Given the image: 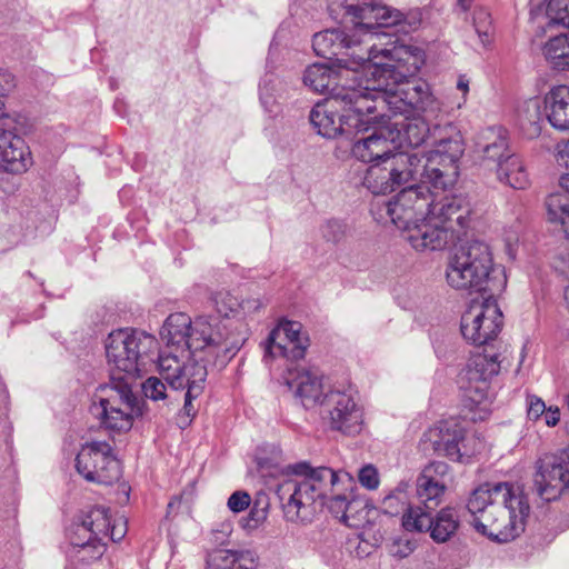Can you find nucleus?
<instances>
[{
  "instance_id": "de8ad7c7",
  "label": "nucleus",
  "mask_w": 569,
  "mask_h": 569,
  "mask_svg": "<svg viewBox=\"0 0 569 569\" xmlns=\"http://www.w3.org/2000/svg\"><path fill=\"white\" fill-rule=\"evenodd\" d=\"M416 549V542L408 537H399L390 546V553L395 557L406 558Z\"/></svg>"
},
{
  "instance_id": "6ab92c4d",
  "label": "nucleus",
  "mask_w": 569,
  "mask_h": 569,
  "mask_svg": "<svg viewBox=\"0 0 569 569\" xmlns=\"http://www.w3.org/2000/svg\"><path fill=\"white\" fill-rule=\"evenodd\" d=\"M321 408L329 419L331 430L349 437L361 432L363 411L355 400L351 389L328 390L321 400Z\"/></svg>"
},
{
  "instance_id": "09e8293b",
  "label": "nucleus",
  "mask_w": 569,
  "mask_h": 569,
  "mask_svg": "<svg viewBox=\"0 0 569 569\" xmlns=\"http://www.w3.org/2000/svg\"><path fill=\"white\" fill-rule=\"evenodd\" d=\"M358 479L362 487L373 490L379 486V477L377 469L371 466L362 467L358 472Z\"/></svg>"
},
{
  "instance_id": "423d86ee",
  "label": "nucleus",
  "mask_w": 569,
  "mask_h": 569,
  "mask_svg": "<svg viewBox=\"0 0 569 569\" xmlns=\"http://www.w3.org/2000/svg\"><path fill=\"white\" fill-rule=\"evenodd\" d=\"M160 338L167 349L192 357L204 352L213 359V365L224 367L244 343L243 332L232 323L216 318L200 316L194 320L183 312L167 317L160 329Z\"/></svg>"
},
{
  "instance_id": "e433bc0d",
  "label": "nucleus",
  "mask_w": 569,
  "mask_h": 569,
  "mask_svg": "<svg viewBox=\"0 0 569 569\" xmlns=\"http://www.w3.org/2000/svg\"><path fill=\"white\" fill-rule=\"evenodd\" d=\"M543 101L538 98L529 99L525 102L520 112L521 126L525 128L529 126L530 136H538L541 132L540 123L543 120L545 112H542Z\"/></svg>"
},
{
  "instance_id": "b1692460",
  "label": "nucleus",
  "mask_w": 569,
  "mask_h": 569,
  "mask_svg": "<svg viewBox=\"0 0 569 569\" xmlns=\"http://www.w3.org/2000/svg\"><path fill=\"white\" fill-rule=\"evenodd\" d=\"M186 355L168 349V351H162L158 357L159 373L173 393L184 389L186 385L192 380L190 373L196 371L197 367L208 369L209 363L213 365V359L207 356L193 357L192 360L184 363L180 358H183Z\"/></svg>"
},
{
  "instance_id": "bf43d9fd",
  "label": "nucleus",
  "mask_w": 569,
  "mask_h": 569,
  "mask_svg": "<svg viewBox=\"0 0 569 569\" xmlns=\"http://www.w3.org/2000/svg\"><path fill=\"white\" fill-rule=\"evenodd\" d=\"M257 462L260 468H263L266 466V462L261 458H258Z\"/></svg>"
},
{
  "instance_id": "c756f323",
  "label": "nucleus",
  "mask_w": 569,
  "mask_h": 569,
  "mask_svg": "<svg viewBox=\"0 0 569 569\" xmlns=\"http://www.w3.org/2000/svg\"><path fill=\"white\" fill-rule=\"evenodd\" d=\"M542 53L553 70H569V32L550 38L545 43Z\"/></svg>"
},
{
  "instance_id": "c9c22d12",
  "label": "nucleus",
  "mask_w": 569,
  "mask_h": 569,
  "mask_svg": "<svg viewBox=\"0 0 569 569\" xmlns=\"http://www.w3.org/2000/svg\"><path fill=\"white\" fill-rule=\"evenodd\" d=\"M243 553L218 549L209 553L207 569H252L243 565Z\"/></svg>"
},
{
  "instance_id": "1a4fd4ad",
  "label": "nucleus",
  "mask_w": 569,
  "mask_h": 569,
  "mask_svg": "<svg viewBox=\"0 0 569 569\" xmlns=\"http://www.w3.org/2000/svg\"><path fill=\"white\" fill-rule=\"evenodd\" d=\"M111 379V385L99 388V393L94 396L97 401L91 406V413L107 430L129 431L134 418L142 416L144 400L132 391L129 378L112 375Z\"/></svg>"
},
{
  "instance_id": "c03bdc74",
  "label": "nucleus",
  "mask_w": 569,
  "mask_h": 569,
  "mask_svg": "<svg viewBox=\"0 0 569 569\" xmlns=\"http://www.w3.org/2000/svg\"><path fill=\"white\" fill-rule=\"evenodd\" d=\"M347 227L338 219H329L320 227L321 237L331 243L340 242L346 236Z\"/></svg>"
},
{
  "instance_id": "2f4dec72",
  "label": "nucleus",
  "mask_w": 569,
  "mask_h": 569,
  "mask_svg": "<svg viewBox=\"0 0 569 569\" xmlns=\"http://www.w3.org/2000/svg\"><path fill=\"white\" fill-rule=\"evenodd\" d=\"M547 217L551 223H558L569 234V191L561 188L560 191L549 194L546 199Z\"/></svg>"
},
{
  "instance_id": "2eb2a0df",
  "label": "nucleus",
  "mask_w": 569,
  "mask_h": 569,
  "mask_svg": "<svg viewBox=\"0 0 569 569\" xmlns=\"http://www.w3.org/2000/svg\"><path fill=\"white\" fill-rule=\"evenodd\" d=\"M13 87L11 74H0V170L17 174L27 171L30 152L24 140L16 133L14 122L3 117V99Z\"/></svg>"
},
{
  "instance_id": "ddd939ff",
  "label": "nucleus",
  "mask_w": 569,
  "mask_h": 569,
  "mask_svg": "<svg viewBox=\"0 0 569 569\" xmlns=\"http://www.w3.org/2000/svg\"><path fill=\"white\" fill-rule=\"evenodd\" d=\"M328 9L335 18L349 19L357 32L396 26H400L402 32H408L401 11L372 0H330Z\"/></svg>"
},
{
  "instance_id": "13d9d810",
  "label": "nucleus",
  "mask_w": 569,
  "mask_h": 569,
  "mask_svg": "<svg viewBox=\"0 0 569 569\" xmlns=\"http://www.w3.org/2000/svg\"><path fill=\"white\" fill-rule=\"evenodd\" d=\"M463 9H467L471 0H458Z\"/></svg>"
},
{
  "instance_id": "9b49d317",
  "label": "nucleus",
  "mask_w": 569,
  "mask_h": 569,
  "mask_svg": "<svg viewBox=\"0 0 569 569\" xmlns=\"http://www.w3.org/2000/svg\"><path fill=\"white\" fill-rule=\"evenodd\" d=\"M303 83L315 92L329 94L332 104L367 102L365 73L333 62L309 66Z\"/></svg>"
},
{
  "instance_id": "8fccbe9b",
  "label": "nucleus",
  "mask_w": 569,
  "mask_h": 569,
  "mask_svg": "<svg viewBox=\"0 0 569 569\" xmlns=\"http://www.w3.org/2000/svg\"><path fill=\"white\" fill-rule=\"evenodd\" d=\"M251 498L246 491H236L228 499V507L232 512H241L250 505Z\"/></svg>"
},
{
  "instance_id": "7ed1b4c3",
  "label": "nucleus",
  "mask_w": 569,
  "mask_h": 569,
  "mask_svg": "<svg viewBox=\"0 0 569 569\" xmlns=\"http://www.w3.org/2000/svg\"><path fill=\"white\" fill-rule=\"evenodd\" d=\"M287 470L293 477L277 485L276 496L288 521H310L325 507L343 521L356 486L349 472L323 466L313 468L306 461L289 465Z\"/></svg>"
},
{
  "instance_id": "4be33fe9",
  "label": "nucleus",
  "mask_w": 569,
  "mask_h": 569,
  "mask_svg": "<svg viewBox=\"0 0 569 569\" xmlns=\"http://www.w3.org/2000/svg\"><path fill=\"white\" fill-rule=\"evenodd\" d=\"M402 526L408 531H428L432 540L440 543L455 535L459 520L456 511L450 507L442 508L433 516L432 511H426L417 506L403 517Z\"/></svg>"
},
{
  "instance_id": "412c9836",
  "label": "nucleus",
  "mask_w": 569,
  "mask_h": 569,
  "mask_svg": "<svg viewBox=\"0 0 569 569\" xmlns=\"http://www.w3.org/2000/svg\"><path fill=\"white\" fill-rule=\"evenodd\" d=\"M495 346L485 347L481 352L472 355L467 366L466 385L462 388L475 402L487 398L489 381L499 373L501 360Z\"/></svg>"
},
{
  "instance_id": "ea45409f",
  "label": "nucleus",
  "mask_w": 569,
  "mask_h": 569,
  "mask_svg": "<svg viewBox=\"0 0 569 569\" xmlns=\"http://www.w3.org/2000/svg\"><path fill=\"white\" fill-rule=\"evenodd\" d=\"M167 382L158 377H149L143 383H142V390L147 398L158 401L163 400L167 401L166 405L168 407L173 406L177 399L173 397L172 392L167 391Z\"/></svg>"
},
{
  "instance_id": "473e14b6",
  "label": "nucleus",
  "mask_w": 569,
  "mask_h": 569,
  "mask_svg": "<svg viewBox=\"0 0 569 569\" xmlns=\"http://www.w3.org/2000/svg\"><path fill=\"white\" fill-rule=\"evenodd\" d=\"M417 496L423 506H420L426 511H433L445 495L447 482H435L421 476H418Z\"/></svg>"
},
{
  "instance_id": "f8f14e48",
  "label": "nucleus",
  "mask_w": 569,
  "mask_h": 569,
  "mask_svg": "<svg viewBox=\"0 0 569 569\" xmlns=\"http://www.w3.org/2000/svg\"><path fill=\"white\" fill-rule=\"evenodd\" d=\"M530 513L528 498L520 486L511 490L506 502H498L495 509L483 515V519H472L475 529L491 540L508 542L525 531Z\"/></svg>"
},
{
  "instance_id": "a19ab883",
  "label": "nucleus",
  "mask_w": 569,
  "mask_h": 569,
  "mask_svg": "<svg viewBox=\"0 0 569 569\" xmlns=\"http://www.w3.org/2000/svg\"><path fill=\"white\" fill-rule=\"evenodd\" d=\"M381 509L383 513L389 515L391 517L399 516L403 513L402 518L409 512L410 509H416V507H410L407 500L406 492L397 488L391 493L387 495L381 503Z\"/></svg>"
},
{
  "instance_id": "39448f33",
  "label": "nucleus",
  "mask_w": 569,
  "mask_h": 569,
  "mask_svg": "<svg viewBox=\"0 0 569 569\" xmlns=\"http://www.w3.org/2000/svg\"><path fill=\"white\" fill-rule=\"evenodd\" d=\"M435 149L427 154L418 152H402L386 161L382 169L371 171L375 181L373 188H388V179L397 181H419L417 186H423L435 192L447 194L459 176L458 162L463 154V146L458 138H440L432 140ZM416 186V183L413 184Z\"/></svg>"
},
{
  "instance_id": "58836bf2",
  "label": "nucleus",
  "mask_w": 569,
  "mask_h": 569,
  "mask_svg": "<svg viewBox=\"0 0 569 569\" xmlns=\"http://www.w3.org/2000/svg\"><path fill=\"white\" fill-rule=\"evenodd\" d=\"M280 81L273 73H266L259 83V98L268 112H274L279 97Z\"/></svg>"
},
{
  "instance_id": "0eeeda50",
  "label": "nucleus",
  "mask_w": 569,
  "mask_h": 569,
  "mask_svg": "<svg viewBox=\"0 0 569 569\" xmlns=\"http://www.w3.org/2000/svg\"><path fill=\"white\" fill-rule=\"evenodd\" d=\"M446 279L451 288L481 297L498 296L507 284L503 267L493 263L490 247L480 240L456 248L446 268Z\"/></svg>"
},
{
  "instance_id": "393cba45",
  "label": "nucleus",
  "mask_w": 569,
  "mask_h": 569,
  "mask_svg": "<svg viewBox=\"0 0 569 569\" xmlns=\"http://www.w3.org/2000/svg\"><path fill=\"white\" fill-rule=\"evenodd\" d=\"M110 517L103 507L91 508L77 525V535L83 533L88 539H72V546L82 550L90 549L91 559L100 558L104 552L102 540L108 537L110 530Z\"/></svg>"
},
{
  "instance_id": "4d7b16f0",
  "label": "nucleus",
  "mask_w": 569,
  "mask_h": 569,
  "mask_svg": "<svg viewBox=\"0 0 569 569\" xmlns=\"http://www.w3.org/2000/svg\"><path fill=\"white\" fill-rule=\"evenodd\" d=\"M563 298H565V301L569 308V284L565 288V291H563Z\"/></svg>"
},
{
  "instance_id": "f3484780",
  "label": "nucleus",
  "mask_w": 569,
  "mask_h": 569,
  "mask_svg": "<svg viewBox=\"0 0 569 569\" xmlns=\"http://www.w3.org/2000/svg\"><path fill=\"white\" fill-rule=\"evenodd\" d=\"M422 443L425 451L432 450L437 456L457 462H462L478 451L475 436H468L455 420L441 421L430 428L423 433Z\"/></svg>"
},
{
  "instance_id": "cd10ccee",
  "label": "nucleus",
  "mask_w": 569,
  "mask_h": 569,
  "mask_svg": "<svg viewBox=\"0 0 569 569\" xmlns=\"http://www.w3.org/2000/svg\"><path fill=\"white\" fill-rule=\"evenodd\" d=\"M543 112L550 126L558 131H569V87H552L543 97Z\"/></svg>"
},
{
  "instance_id": "72a5a7b5",
  "label": "nucleus",
  "mask_w": 569,
  "mask_h": 569,
  "mask_svg": "<svg viewBox=\"0 0 569 569\" xmlns=\"http://www.w3.org/2000/svg\"><path fill=\"white\" fill-rule=\"evenodd\" d=\"M214 306L217 312L223 318L219 319L218 317L210 316L211 318H216L217 320L221 322H228L232 323V327H236L237 330L243 332L244 335V341L247 340V330L244 329V326L239 322L232 320L230 317L238 313L240 309V302L237 297L232 296L229 292H219L214 297Z\"/></svg>"
},
{
  "instance_id": "9d476101",
  "label": "nucleus",
  "mask_w": 569,
  "mask_h": 569,
  "mask_svg": "<svg viewBox=\"0 0 569 569\" xmlns=\"http://www.w3.org/2000/svg\"><path fill=\"white\" fill-rule=\"evenodd\" d=\"M104 348L108 363L122 377L136 379L153 361L157 340L144 331L119 329L108 335Z\"/></svg>"
},
{
  "instance_id": "f704fd0d",
  "label": "nucleus",
  "mask_w": 569,
  "mask_h": 569,
  "mask_svg": "<svg viewBox=\"0 0 569 569\" xmlns=\"http://www.w3.org/2000/svg\"><path fill=\"white\" fill-rule=\"evenodd\" d=\"M190 375L192 380L189 381L184 387L187 391L184 392V405L182 408V415L187 418L186 425H188L190 419L193 418L197 413V410L192 405V400L201 395L203 390V383L208 376V369L197 367L196 371Z\"/></svg>"
},
{
  "instance_id": "a18cd8bd",
  "label": "nucleus",
  "mask_w": 569,
  "mask_h": 569,
  "mask_svg": "<svg viewBox=\"0 0 569 569\" xmlns=\"http://www.w3.org/2000/svg\"><path fill=\"white\" fill-rule=\"evenodd\" d=\"M449 466L443 461H433L426 466L419 476L435 482H446Z\"/></svg>"
},
{
  "instance_id": "603ef678",
  "label": "nucleus",
  "mask_w": 569,
  "mask_h": 569,
  "mask_svg": "<svg viewBox=\"0 0 569 569\" xmlns=\"http://www.w3.org/2000/svg\"><path fill=\"white\" fill-rule=\"evenodd\" d=\"M124 533L126 531L123 528H118L113 525L112 527L110 526L108 537H110L112 541H120L124 537Z\"/></svg>"
},
{
  "instance_id": "a878e982",
  "label": "nucleus",
  "mask_w": 569,
  "mask_h": 569,
  "mask_svg": "<svg viewBox=\"0 0 569 569\" xmlns=\"http://www.w3.org/2000/svg\"><path fill=\"white\" fill-rule=\"evenodd\" d=\"M286 381L289 389L293 391L296 398L300 399L305 408H311L316 405L321 406L325 393L317 372L305 368H289Z\"/></svg>"
},
{
  "instance_id": "aec40b11",
  "label": "nucleus",
  "mask_w": 569,
  "mask_h": 569,
  "mask_svg": "<svg viewBox=\"0 0 569 569\" xmlns=\"http://www.w3.org/2000/svg\"><path fill=\"white\" fill-rule=\"evenodd\" d=\"M569 488V449L545 455L536 463L533 491L543 501L557 500Z\"/></svg>"
},
{
  "instance_id": "4c0bfd02",
  "label": "nucleus",
  "mask_w": 569,
  "mask_h": 569,
  "mask_svg": "<svg viewBox=\"0 0 569 569\" xmlns=\"http://www.w3.org/2000/svg\"><path fill=\"white\" fill-rule=\"evenodd\" d=\"M538 7L546 0H530ZM546 16L548 27L562 26L569 28V0H547Z\"/></svg>"
},
{
  "instance_id": "4468645a",
  "label": "nucleus",
  "mask_w": 569,
  "mask_h": 569,
  "mask_svg": "<svg viewBox=\"0 0 569 569\" xmlns=\"http://www.w3.org/2000/svg\"><path fill=\"white\" fill-rule=\"evenodd\" d=\"M392 140V132H390L385 124L376 128L370 136L361 138L353 143L352 156L363 163L372 162V164L366 170L362 183L373 194H386L398 188L402 189L405 188L403 186L409 184V181H396L393 183L388 179V188H382L381 190L373 188L375 181L372 179L375 178L370 177L371 171L376 168L382 169L387 160H390L403 152H395L396 149L393 148ZM382 187H386V184Z\"/></svg>"
},
{
  "instance_id": "052dcab7",
  "label": "nucleus",
  "mask_w": 569,
  "mask_h": 569,
  "mask_svg": "<svg viewBox=\"0 0 569 569\" xmlns=\"http://www.w3.org/2000/svg\"><path fill=\"white\" fill-rule=\"evenodd\" d=\"M1 396L3 397V400H7L9 395H8V391L4 389L1 393Z\"/></svg>"
},
{
  "instance_id": "5701e85b",
  "label": "nucleus",
  "mask_w": 569,
  "mask_h": 569,
  "mask_svg": "<svg viewBox=\"0 0 569 569\" xmlns=\"http://www.w3.org/2000/svg\"><path fill=\"white\" fill-rule=\"evenodd\" d=\"M302 325L298 321L280 320L263 342L264 358L284 357L288 360H300L309 346V338L301 336Z\"/></svg>"
},
{
  "instance_id": "5fc2aeb1",
  "label": "nucleus",
  "mask_w": 569,
  "mask_h": 569,
  "mask_svg": "<svg viewBox=\"0 0 569 569\" xmlns=\"http://www.w3.org/2000/svg\"><path fill=\"white\" fill-rule=\"evenodd\" d=\"M457 88L466 94L469 90V80L465 76H460L457 82Z\"/></svg>"
},
{
  "instance_id": "7c9ffc66",
  "label": "nucleus",
  "mask_w": 569,
  "mask_h": 569,
  "mask_svg": "<svg viewBox=\"0 0 569 569\" xmlns=\"http://www.w3.org/2000/svg\"><path fill=\"white\" fill-rule=\"evenodd\" d=\"M512 150L509 147L507 137L499 130L493 141L488 142L481 149L482 166L493 171L510 156Z\"/></svg>"
},
{
  "instance_id": "c85d7f7f",
  "label": "nucleus",
  "mask_w": 569,
  "mask_h": 569,
  "mask_svg": "<svg viewBox=\"0 0 569 569\" xmlns=\"http://www.w3.org/2000/svg\"><path fill=\"white\" fill-rule=\"evenodd\" d=\"M497 180L513 189L522 190L529 186V174L521 158L510 154L496 170Z\"/></svg>"
},
{
  "instance_id": "79ce46f5",
  "label": "nucleus",
  "mask_w": 569,
  "mask_h": 569,
  "mask_svg": "<svg viewBox=\"0 0 569 569\" xmlns=\"http://www.w3.org/2000/svg\"><path fill=\"white\" fill-rule=\"evenodd\" d=\"M368 515L367 501L355 495V489L349 497L348 509L346 511V518L343 521L346 525L356 527L360 521L365 520Z\"/></svg>"
},
{
  "instance_id": "dca6fc26",
  "label": "nucleus",
  "mask_w": 569,
  "mask_h": 569,
  "mask_svg": "<svg viewBox=\"0 0 569 569\" xmlns=\"http://www.w3.org/2000/svg\"><path fill=\"white\" fill-rule=\"evenodd\" d=\"M497 296L481 297L461 318L460 330L463 338L476 346H493V341L502 328V312L497 303Z\"/></svg>"
},
{
  "instance_id": "a211bd4d",
  "label": "nucleus",
  "mask_w": 569,
  "mask_h": 569,
  "mask_svg": "<svg viewBox=\"0 0 569 569\" xmlns=\"http://www.w3.org/2000/svg\"><path fill=\"white\" fill-rule=\"evenodd\" d=\"M76 469L87 481L112 485L121 476L120 462L106 441L82 445L76 457Z\"/></svg>"
},
{
  "instance_id": "6e6552de",
  "label": "nucleus",
  "mask_w": 569,
  "mask_h": 569,
  "mask_svg": "<svg viewBox=\"0 0 569 569\" xmlns=\"http://www.w3.org/2000/svg\"><path fill=\"white\" fill-rule=\"evenodd\" d=\"M418 72H416L412 76L401 77L400 79H388L389 83L387 86V89H390L389 91L395 92L407 83L422 82L427 86L428 96H430L432 100H435L437 104V110L435 112H431L413 106L405 111H396L388 107H386L383 110H378L377 112L379 116H388L389 118L391 116L408 114L411 112H418L423 114L412 118L407 117L401 121H389L386 124L390 132H392V142L395 149L403 147H419L427 140H433L437 131L440 130V123L435 121H437L442 113L441 102L432 94V92L430 91V87L426 81L421 79H411Z\"/></svg>"
},
{
  "instance_id": "49530a36",
  "label": "nucleus",
  "mask_w": 569,
  "mask_h": 569,
  "mask_svg": "<svg viewBox=\"0 0 569 569\" xmlns=\"http://www.w3.org/2000/svg\"><path fill=\"white\" fill-rule=\"evenodd\" d=\"M527 417L531 421L542 419L547 409L545 401L535 395H528L527 399Z\"/></svg>"
},
{
  "instance_id": "20e7f679",
  "label": "nucleus",
  "mask_w": 569,
  "mask_h": 569,
  "mask_svg": "<svg viewBox=\"0 0 569 569\" xmlns=\"http://www.w3.org/2000/svg\"><path fill=\"white\" fill-rule=\"evenodd\" d=\"M379 87L377 90H367V102L336 103L330 99L326 103H317L310 111L309 119L317 132L326 138H336L338 134L352 136L368 131L373 120L378 118L376 111L386 107L405 111L410 107L435 112L437 104L427 92L422 82H410L398 91Z\"/></svg>"
},
{
  "instance_id": "864d4df0",
  "label": "nucleus",
  "mask_w": 569,
  "mask_h": 569,
  "mask_svg": "<svg viewBox=\"0 0 569 569\" xmlns=\"http://www.w3.org/2000/svg\"><path fill=\"white\" fill-rule=\"evenodd\" d=\"M261 307L258 300H246L240 302V309L243 311H256Z\"/></svg>"
},
{
  "instance_id": "f03ea898",
  "label": "nucleus",
  "mask_w": 569,
  "mask_h": 569,
  "mask_svg": "<svg viewBox=\"0 0 569 569\" xmlns=\"http://www.w3.org/2000/svg\"><path fill=\"white\" fill-rule=\"evenodd\" d=\"M387 214L417 251L443 250L453 241L455 221L468 227L470 208L461 196L441 194L423 186H408L387 202Z\"/></svg>"
},
{
  "instance_id": "3c124183",
  "label": "nucleus",
  "mask_w": 569,
  "mask_h": 569,
  "mask_svg": "<svg viewBox=\"0 0 569 569\" xmlns=\"http://www.w3.org/2000/svg\"><path fill=\"white\" fill-rule=\"evenodd\" d=\"M542 419L546 426L555 427L560 421V410L557 407H549L546 409Z\"/></svg>"
},
{
  "instance_id": "f257e3e1",
  "label": "nucleus",
  "mask_w": 569,
  "mask_h": 569,
  "mask_svg": "<svg viewBox=\"0 0 569 569\" xmlns=\"http://www.w3.org/2000/svg\"><path fill=\"white\" fill-rule=\"evenodd\" d=\"M378 34V31L357 32L353 26L350 30L327 29L313 36L312 48L319 57L365 73V90L387 88L390 78L419 72L425 63L421 49L403 43L380 48L372 42Z\"/></svg>"
},
{
  "instance_id": "bb28decb",
  "label": "nucleus",
  "mask_w": 569,
  "mask_h": 569,
  "mask_svg": "<svg viewBox=\"0 0 569 569\" xmlns=\"http://www.w3.org/2000/svg\"><path fill=\"white\" fill-rule=\"evenodd\" d=\"M517 485L511 482H486L476 488L468 500L467 509L473 519H483V515L495 509L498 502H506Z\"/></svg>"
},
{
  "instance_id": "37998d69",
  "label": "nucleus",
  "mask_w": 569,
  "mask_h": 569,
  "mask_svg": "<svg viewBox=\"0 0 569 569\" xmlns=\"http://www.w3.org/2000/svg\"><path fill=\"white\" fill-rule=\"evenodd\" d=\"M473 26L481 43L485 46L489 43L493 31L490 13L485 9L476 11L473 14Z\"/></svg>"
},
{
  "instance_id": "680f3d73",
  "label": "nucleus",
  "mask_w": 569,
  "mask_h": 569,
  "mask_svg": "<svg viewBox=\"0 0 569 569\" xmlns=\"http://www.w3.org/2000/svg\"><path fill=\"white\" fill-rule=\"evenodd\" d=\"M567 406H568V409H569V395L567 396Z\"/></svg>"
},
{
  "instance_id": "6e6d98bb",
  "label": "nucleus",
  "mask_w": 569,
  "mask_h": 569,
  "mask_svg": "<svg viewBox=\"0 0 569 569\" xmlns=\"http://www.w3.org/2000/svg\"><path fill=\"white\" fill-rule=\"evenodd\" d=\"M78 523H79V522H76V523H73V526H72V531H71V533H70V543H71V545H72V539H73V538H77V539H84V540H86V539H88V537H86V538H84L83 533H78V535H77V525H78Z\"/></svg>"
}]
</instances>
